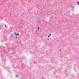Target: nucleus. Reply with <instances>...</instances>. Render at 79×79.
Wrapping results in <instances>:
<instances>
[{
    "instance_id": "obj_1",
    "label": "nucleus",
    "mask_w": 79,
    "mask_h": 79,
    "mask_svg": "<svg viewBox=\"0 0 79 79\" xmlns=\"http://www.w3.org/2000/svg\"><path fill=\"white\" fill-rule=\"evenodd\" d=\"M19 35V33H17L15 35L16 36H17V35Z\"/></svg>"
},
{
    "instance_id": "obj_2",
    "label": "nucleus",
    "mask_w": 79,
    "mask_h": 79,
    "mask_svg": "<svg viewBox=\"0 0 79 79\" xmlns=\"http://www.w3.org/2000/svg\"><path fill=\"white\" fill-rule=\"evenodd\" d=\"M39 28H39V27H38V31H39Z\"/></svg>"
},
{
    "instance_id": "obj_3",
    "label": "nucleus",
    "mask_w": 79,
    "mask_h": 79,
    "mask_svg": "<svg viewBox=\"0 0 79 79\" xmlns=\"http://www.w3.org/2000/svg\"><path fill=\"white\" fill-rule=\"evenodd\" d=\"M18 75H16V77H18Z\"/></svg>"
},
{
    "instance_id": "obj_4",
    "label": "nucleus",
    "mask_w": 79,
    "mask_h": 79,
    "mask_svg": "<svg viewBox=\"0 0 79 79\" xmlns=\"http://www.w3.org/2000/svg\"><path fill=\"white\" fill-rule=\"evenodd\" d=\"M14 34H15V35H16V33L15 32V33Z\"/></svg>"
},
{
    "instance_id": "obj_5",
    "label": "nucleus",
    "mask_w": 79,
    "mask_h": 79,
    "mask_svg": "<svg viewBox=\"0 0 79 79\" xmlns=\"http://www.w3.org/2000/svg\"><path fill=\"white\" fill-rule=\"evenodd\" d=\"M77 3H79V2H77Z\"/></svg>"
},
{
    "instance_id": "obj_6",
    "label": "nucleus",
    "mask_w": 79,
    "mask_h": 79,
    "mask_svg": "<svg viewBox=\"0 0 79 79\" xmlns=\"http://www.w3.org/2000/svg\"><path fill=\"white\" fill-rule=\"evenodd\" d=\"M17 38H18V37H17V36H16V39H17Z\"/></svg>"
},
{
    "instance_id": "obj_7",
    "label": "nucleus",
    "mask_w": 79,
    "mask_h": 79,
    "mask_svg": "<svg viewBox=\"0 0 79 79\" xmlns=\"http://www.w3.org/2000/svg\"><path fill=\"white\" fill-rule=\"evenodd\" d=\"M48 37H50V35L48 36Z\"/></svg>"
},
{
    "instance_id": "obj_8",
    "label": "nucleus",
    "mask_w": 79,
    "mask_h": 79,
    "mask_svg": "<svg viewBox=\"0 0 79 79\" xmlns=\"http://www.w3.org/2000/svg\"><path fill=\"white\" fill-rule=\"evenodd\" d=\"M51 34H50V35H51Z\"/></svg>"
},
{
    "instance_id": "obj_9",
    "label": "nucleus",
    "mask_w": 79,
    "mask_h": 79,
    "mask_svg": "<svg viewBox=\"0 0 79 79\" xmlns=\"http://www.w3.org/2000/svg\"><path fill=\"white\" fill-rule=\"evenodd\" d=\"M60 51H61V49L60 50Z\"/></svg>"
},
{
    "instance_id": "obj_10",
    "label": "nucleus",
    "mask_w": 79,
    "mask_h": 79,
    "mask_svg": "<svg viewBox=\"0 0 79 79\" xmlns=\"http://www.w3.org/2000/svg\"><path fill=\"white\" fill-rule=\"evenodd\" d=\"M6 25H5V27H6Z\"/></svg>"
},
{
    "instance_id": "obj_11",
    "label": "nucleus",
    "mask_w": 79,
    "mask_h": 79,
    "mask_svg": "<svg viewBox=\"0 0 79 79\" xmlns=\"http://www.w3.org/2000/svg\"><path fill=\"white\" fill-rule=\"evenodd\" d=\"M48 40H49V39H48Z\"/></svg>"
},
{
    "instance_id": "obj_12",
    "label": "nucleus",
    "mask_w": 79,
    "mask_h": 79,
    "mask_svg": "<svg viewBox=\"0 0 79 79\" xmlns=\"http://www.w3.org/2000/svg\"><path fill=\"white\" fill-rule=\"evenodd\" d=\"M78 5H79V3H78Z\"/></svg>"
}]
</instances>
